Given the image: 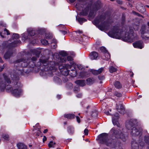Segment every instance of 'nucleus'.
Returning a JSON list of instances; mask_svg holds the SVG:
<instances>
[{
	"label": "nucleus",
	"mask_w": 149,
	"mask_h": 149,
	"mask_svg": "<svg viewBox=\"0 0 149 149\" xmlns=\"http://www.w3.org/2000/svg\"><path fill=\"white\" fill-rule=\"evenodd\" d=\"M111 37L116 39H121L123 40L131 42L134 38V35L132 30H130L128 33L126 31H123L119 29L117 27H114L108 33Z\"/></svg>",
	"instance_id": "1"
},
{
	"label": "nucleus",
	"mask_w": 149,
	"mask_h": 149,
	"mask_svg": "<svg viewBox=\"0 0 149 149\" xmlns=\"http://www.w3.org/2000/svg\"><path fill=\"white\" fill-rule=\"evenodd\" d=\"M93 23L96 25H97L98 28L101 31L107 29V27L109 24L105 21L104 18L102 17H99L96 18L93 21Z\"/></svg>",
	"instance_id": "2"
},
{
	"label": "nucleus",
	"mask_w": 149,
	"mask_h": 149,
	"mask_svg": "<svg viewBox=\"0 0 149 149\" xmlns=\"http://www.w3.org/2000/svg\"><path fill=\"white\" fill-rule=\"evenodd\" d=\"M98 139L101 143L104 144L107 146H110L113 143L111 139H108V134L107 133H102L98 136Z\"/></svg>",
	"instance_id": "3"
},
{
	"label": "nucleus",
	"mask_w": 149,
	"mask_h": 149,
	"mask_svg": "<svg viewBox=\"0 0 149 149\" xmlns=\"http://www.w3.org/2000/svg\"><path fill=\"white\" fill-rule=\"evenodd\" d=\"M67 60L68 61H71L70 64L71 65H69V64H66L65 65V68L63 71H62V74L65 76H67L69 73V71L68 70V69L70 68L71 67H73L74 68L76 66V64L74 63V62L72 61V58L71 56H68L67 57Z\"/></svg>",
	"instance_id": "4"
},
{
	"label": "nucleus",
	"mask_w": 149,
	"mask_h": 149,
	"mask_svg": "<svg viewBox=\"0 0 149 149\" xmlns=\"http://www.w3.org/2000/svg\"><path fill=\"white\" fill-rule=\"evenodd\" d=\"M27 32L28 36L26 35V34L23 33L22 34V39L24 40L28 39L30 38V36H34L35 35V30L32 28H30L27 29Z\"/></svg>",
	"instance_id": "5"
},
{
	"label": "nucleus",
	"mask_w": 149,
	"mask_h": 149,
	"mask_svg": "<svg viewBox=\"0 0 149 149\" xmlns=\"http://www.w3.org/2000/svg\"><path fill=\"white\" fill-rule=\"evenodd\" d=\"M111 133L116 137L118 138H120L123 140L125 141L124 136L121 132H118L115 128H113L110 131Z\"/></svg>",
	"instance_id": "6"
},
{
	"label": "nucleus",
	"mask_w": 149,
	"mask_h": 149,
	"mask_svg": "<svg viewBox=\"0 0 149 149\" xmlns=\"http://www.w3.org/2000/svg\"><path fill=\"white\" fill-rule=\"evenodd\" d=\"M19 35L17 34L13 33L12 36V39L11 41H12L11 45H10V47L13 45V46H15L17 43H19L21 42L20 40H16L19 38Z\"/></svg>",
	"instance_id": "7"
},
{
	"label": "nucleus",
	"mask_w": 149,
	"mask_h": 149,
	"mask_svg": "<svg viewBox=\"0 0 149 149\" xmlns=\"http://www.w3.org/2000/svg\"><path fill=\"white\" fill-rule=\"evenodd\" d=\"M141 131V129L133 127L131 129V134L133 136H136L139 135Z\"/></svg>",
	"instance_id": "8"
},
{
	"label": "nucleus",
	"mask_w": 149,
	"mask_h": 149,
	"mask_svg": "<svg viewBox=\"0 0 149 149\" xmlns=\"http://www.w3.org/2000/svg\"><path fill=\"white\" fill-rule=\"evenodd\" d=\"M4 78L6 82V85L5 86L6 91L8 93L9 92V79L8 75L6 73H4L3 74Z\"/></svg>",
	"instance_id": "9"
},
{
	"label": "nucleus",
	"mask_w": 149,
	"mask_h": 149,
	"mask_svg": "<svg viewBox=\"0 0 149 149\" xmlns=\"http://www.w3.org/2000/svg\"><path fill=\"white\" fill-rule=\"evenodd\" d=\"M22 89H15L11 91L12 94L16 97H19L22 94Z\"/></svg>",
	"instance_id": "10"
},
{
	"label": "nucleus",
	"mask_w": 149,
	"mask_h": 149,
	"mask_svg": "<svg viewBox=\"0 0 149 149\" xmlns=\"http://www.w3.org/2000/svg\"><path fill=\"white\" fill-rule=\"evenodd\" d=\"M119 118L118 114L117 113L114 115L112 118V121L114 125H117V126L120 127V124L118 123V119Z\"/></svg>",
	"instance_id": "11"
},
{
	"label": "nucleus",
	"mask_w": 149,
	"mask_h": 149,
	"mask_svg": "<svg viewBox=\"0 0 149 149\" xmlns=\"http://www.w3.org/2000/svg\"><path fill=\"white\" fill-rule=\"evenodd\" d=\"M60 55L61 56L60 57V60L61 62H64L66 61L65 56L67 55V54L66 52L63 51L60 52Z\"/></svg>",
	"instance_id": "12"
},
{
	"label": "nucleus",
	"mask_w": 149,
	"mask_h": 149,
	"mask_svg": "<svg viewBox=\"0 0 149 149\" xmlns=\"http://www.w3.org/2000/svg\"><path fill=\"white\" fill-rule=\"evenodd\" d=\"M133 45L135 48L140 49L142 48L144 46L143 42L141 41H137L133 43Z\"/></svg>",
	"instance_id": "13"
},
{
	"label": "nucleus",
	"mask_w": 149,
	"mask_h": 149,
	"mask_svg": "<svg viewBox=\"0 0 149 149\" xmlns=\"http://www.w3.org/2000/svg\"><path fill=\"white\" fill-rule=\"evenodd\" d=\"M136 123V121L133 120H131L128 123L126 124V127L128 129H130L131 127H133Z\"/></svg>",
	"instance_id": "14"
},
{
	"label": "nucleus",
	"mask_w": 149,
	"mask_h": 149,
	"mask_svg": "<svg viewBox=\"0 0 149 149\" xmlns=\"http://www.w3.org/2000/svg\"><path fill=\"white\" fill-rule=\"evenodd\" d=\"M101 58L104 60H107L110 58V56L108 51L101 54Z\"/></svg>",
	"instance_id": "15"
},
{
	"label": "nucleus",
	"mask_w": 149,
	"mask_h": 149,
	"mask_svg": "<svg viewBox=\"0 0 149 149\" xmlns=\"http://www.w3.org/2000/svg\"><path fill=\"white\" fill-rule=\"evenodd\" d=\"M98 56V54L97 53L95 52H93L91 53L90 55V57L92 60L95 59Z\"/></svg>",
	"instance_id": "16"
},
{
	"label": "nucleus",
	"mask_w": 149,
	"mask_h": 149,
	"mask_svg": "<svg viewBox=\"0 0 149 149\" xmlns=\"http://www.w3.org/2000/svg\"><path fill=\"white\" fill-rule=\"evenodd\" d=\"M3 49H7L8 50H9V43L8 41H5L3 42L2 44Z\"/></svg>",
	"instance_id": "17"
},
{
	"label": "nucleus",
	"mask_w": 149,
	"mask_h": 149,
	"mask_svg": "<svg viewBox=\"0 0 149 149\" xmlns=\"http://www.w3.org/2000/svg\"><path fill=\"white\" fill-rule=\"evenodd\" d=\"M118 111L121 113H123L124 112V109L122 104H120L117 107Z\"/></svg>",
	"instance_id": "18"
},
{
	"label": "nucleus",
	"mask_w": 149,
	"mask_h": 149,
	"mask_svg": "<svg viewBox=\"0 0 149 149\" xmlns=\"http://www.w3.org/2000/svg\"><path fill=\"white\" fill-rule=\"evenodd\" d=\"M75 83L79 86H83L85 85V81L83 80H78L75 81Z\"/></svg>",
	"instance_id": "19"
},
{
	"label": "nucleus",
	"mask_w": 149,
	"mask_h": 149,
	"mask_svg": "<svg viewBox=\"0 0 149 149\" xmlns=\"http://www.w3.org/2000/svg\"><path fill=\"white\" fill-rule=\"evenodd\" d=\"M67 131L70 134H73L74 132V128L71 126H69L68 127Z\"/></svg>",
	"instance_id": "20"
},
{
	"label": "nucleus",
	"mask_w": 149,
	"mask_h": 149,
	"mask_svg": "<svg viewBox=\"0 0 149 149\" xmlns=\"http://www.w3.org/2000/svg\"><path fill=\"white\" fill-rule=\"evenodd\" d=\"M17 146L18 149H27L26 146L22 143H18Z\"/></svg>",
	"instance_id": "21"
},
{
	"label": "nucleus",
	"mask_w": 149,
	"mask_h": 149,
	"mask_svg": "<svg viewBox=\"0 0 149 149\" xmlns=\"http://www.w3.org/2000/svg\"><path fill=\"white\" fill-rule=\"evenodd\" d=\"M140 33L141 35H143L146 33V29L145 26H142L140 30Z\"/></svg>",
	"instance_id": "22"
},
{
	"label": "nucleus",
	"mask_w": 149,
	"mask_h": 149,
	"mask_svg": "<svg viewBox=\"0 0 149 149\" xmlns=\"http://www.w3.org/2000/svg\"><path fill=\"white\" fill-rule=\"evenodd\" d=\"M132 149H139L138 145L136 142H132Z\"/></svg>",
	"instance_id": "23"
},
{
	"label": "nucleus",
	"mask_w": 149,
	"mask_h": 149,
	"mask_svg": "<svg viewBox=\"0 0 149 149\" xmlns=\"http://www.w3.org/2000/svg\"><path fill=\"white\" fill-rule=\"evenodd\" d=\"M38 57V56H36V57H33L32 59V61H29V60H27V63L28 61V65H29V66L31 67L32 66L30 65V63H31V64H34V62L33 61H36V58Z\"/></svg>",
	"instance_id": "24"
},
{
	"label": "nucleus",
	"mask_w": 149,
	"mask_h": 149,
	"mask_svg": "<svg viewBox=\"0 0 149 149\" xmlns=\"http://www.w3.org/2000/svg\"><path fill=\"white\" fill-rule=\"evenodd\" d=\"M64 116L68 118L72 119L74 118V115L73 114H65L64 115Z\"/></svg>",
	"instance_id": "25"
},
{
	"label": "nucleus",
	"mask_w": 149,
	"mask_h": 149,
	"mask_svg": "<svg viewBox=\"0 0 149 149\" xmlns=\"http://www.w3.org/2000/svg\"><path fill=\"white\" fill-rule=\"evenodd\" d=\"M109 70L111 73H112L116 72V71L117 69L116 68L114 67L113 66H111L109 67Z\"/></svg>",
	"instance_id": "26"
},
{
	"label": "nucleus",
	"mask_w": 149,
	"mask_h": 149,
	"mask_svg": "<svg viewBox=\"0 0 149 149\" xmlns=\"http://www.w3.org/2000/svg\"><path fill=\"white\" fill-rule=\"evenodd\" d=\"M4 58L6 59H8L9 58V50H8L4 54Z\"/></svg>",
	"instance_id": "27"
},
{
	"label": "nucleus",
	"mask_w": 149,
	"mask_h": 149,
	"mask_svg": "<svg viewBox=\"0 0 149 149\" xmlns=\"http://www.w3.org/2000/svg\"><path fill=\"white\" fill-rule=\"evenodd\" d=\"M115 86L117 88H120L121 87V85L120 83L118 81L116 82L114 84Z\"/></svg>",
	"instance_id": "28"
},
{
	"label": "nucleus",
	"mask_w": 149,
	"mask_h": 149,
	"mask_svg": "<svg viewBox=\"0 0 149 149\" xmlns=\"http://www.w3.org/2000/svg\"><path fill=\"white\" fill-rule=\"evenodd\" d=\"M55 145V143L52 141H51L48 144V146L49 147H54Z\"/></svg>",
	"instance_id": "29"
},
{
	"label": "nucleus",
	"mask_w": 149,
	"mask_h": 149,
	"mask_svg": "<svg viewBox=\"0 0 149 149\" xmlns=\"http://www.w3.org/2000/svg\"><path fill=\"white\" fill-rule=\"evenodd\" d=\"M78 20V22L81 24H82L83 22H85L86 21V20L85 19L82 18H79Z\"/></svg>",
	"instance_id": "30"
},
{
	"label": "nucleus",
	"mask_w": 149,
	"mask_h": 149,
	"mask_svg": "<svg viewBox=\"0 0 149 149\" xmlns=\"http://www.w3.org/2000/svg\"><path fill=\"white\" fill-rule=\"evenodd\" d=\"M88 9H89L88 8H86L85 9V11H83L81 13V14L84 15H86L87 14V13L88 12Z\"/></svg>",
	"instance_id": "31"
},
{
	"label": "nucleus",
	"mask_w": 149,
	"mask_h": 149,
	"mask_svg": "<svg viewBox=\"0 0 149 149\" xmlns=\"http://www.w3.org/2000/svg\"><path fill=\"white\" fill-rule=\"evenodd\" d=\"M41 41L43 45H46L48 44L47 41L45 39H42L41 40Z\"/></svg>",
	"instance_id": "32"
},
{
	"label": "nucleus",
	"mask_w": 149,
	"mask_h": 149,
	"mask_svg": "<svg viewBox=\"0 0 149 149\" xmlns=\"http://www.w3.org/2000/svg\"><path fill=\"white\" fill-rule=\"evenodd\" d=\"M71 71H72L73 72V73L70 72V73L71 74V76L73 77H75L77 74V73L75 70H73V69L71 70Z\"/></svg>",
	"instance_id": "33"
},
{
	"label": "nucleus",
	"mask_w": 149,
	"mask_h": 149,
	"mask_svg": "<svg viewBox=\"0 0 149 149\" xmlns=\"http://www.w3.org/2000/svg\"><path fill=\"white\" fill-rule=\"evenodd\" d=\"M114 95L118 97H120L122 96V94L121 93L117 92H115Z\"/></svg>",
	"instance_id": "34"
},
{
	"label": "nucleus",
	"mask_w": 149,
	"mask_h": 149,
	"mask_svg": "<svg viewBox=\"0 0 149 149\" xmlns=\"http://www.w3.org/2000/svg\"><path fill=\"white\" fill-rule=\"evenodd\" d=\"M100 50L102 52V53H105L107 51L105 48L104 47H102L100 48Z\"/></svg>",
	"instance_id": "35"
},
{
	"label": "nucleus",
	"mask_w": 149,
	"mask_h": 149,
	"mask_svg": "<svg viewBox=\"0 0 149 149\" xmlns=\"http://www.w3.org/2000/svg\"><path fill=\"white\" fill-rule=\"evenodd\" d=\"M2 137L3 139L6 140H8L9 138L8 135L5 134L2 135Z\"/></svg>",
	"instance_id": "36"
},
{
	"label": "nucleus",
	"mask_w": 149,
	"mask_h": 149,
	"mask_svg": "<svg viewBox=\"0 0 149 149\" xmlns=\"http://www.w3.org/2000/svg\"><path fill=\"white\" fill-rule=\"evenodd\" d=\"M52 42L54 43V44L52 45V47L53 48H55L56 47L55 46L56 43V40L55 39H53V40Z\"/></svg>",
	"instance_id": "37"
},
{
	"label": "nucleus",
	"mask_w": 149,
	"mask_h": 149,
	"mask_svg": "<svg viewBox=\"0 0 149 149\" xmlns=\"http://www.w3.org/2000/svg\"><path fill=\"white\" fill-rule=\"evenodd\" d=\"M56 64L55 63L53 62H50V64H48V66L49 67H51L52 68L54 65H55Z\"/></svg>",
	"instance_id": "38"
},
{
	"label": "nucleus",
	"mask_w": 149,
	"mask_h": 149,
	"mask_svg": "<svg viewBox=\"0 0 149 149\" xmlns=\"http://www.w3.org/2000/svg\"><path fill=\"white\" fill-rule=\"evenodd\" d=\"M92 73L95 75H97L98 74V73L97 70H92Z\"/></svg>",
	"instance_id": "39"
},
{
	"label": "nucleus",
	"mask_w": 149,
	"mask_h": 149,
	"mask_svg": "<svg viewBox=\"0 0 149 149\" xmlns=\"http://www.w3.org/2000/svg\"><path fill=\"white\" fill-rule=\"evenodd\" d=\"M103 68H100L98 70H97V72L98 73V74L101 73L102 72V71H103Z\"/></svg>",
	"instance_id": "40"
},
{
	"label": "nucleus",
	"mask_w": 149,
	"mask_h": 149,
	"mask_svg": "<svg viewBox=\"0 0 149 149\" xmlns=\"http://www.w3.org/2000/svg\"><path fill=\"white\" fill-rule=\"evenodd\" d=\"M84 133L86 135H87L88 134V131L87 129H85L84 130Z\"/></svg>",
	"instance_id": "41"
},
{
	"label": "nucleus",
	"mask_w": 149,
	"mask_h": 149,
	"mask_svg": "<svg viewBox=\"0 0 149 149\" xmlns=\"http://www.w3.org/2000/svg\"><path fill=\"white\" fill-rule=\"evenodd\" d=\"M98 78L100 80H103L104 79V77L103 76H99Z\"/></svg>",
	"instance_id": "42"
},
{
	"label": "nucleus",
	"mask_w": 149,
	"mask_h": 149,
	"mask_svg": "<svg viewBox=\"0 0 149 149\" xmlns=\"http://www.w3.org/2000/svg\"><path fill=\"white\" fill-rule=\"evenodd\" d=\"M4 68V65L1 66V67H0V72L2 71Z\"/></svg>",
	"instance_id": "43"
},
{
	"label": "nucleus",
	"mask_w": 149,
	"mask_h": 149,
	"mask_svg": "<svg viewBox=\"0 0 149 149\" xmlns=\"http://www.w3.org/2000/svg\"><path fill=\"white\" fill-rule=\"evenodd\" d=\"M76 118L77 121V122L78 123H79L80 122V119L79 117L77 116L76 117Z\"/></svg>",
	"instance_id": "44"
},
{
	"label": "nucleus",
	"mask_w": 149,
	"mask_h": 149,
	"mask_svg": "<svg viewBox=\"0 0 149 149\" xmlns=\"http://www.w3.org/2000/svg\"><path fill=\"white\" fill-rule=\"evenodd\" d=\"M87 81H89L90 82V83L91 84L93 83V80L91 79H87Z\"/></svg>",
	"instance_id": "45"
},
{
	"label": "nucleus",
	"mask_w": 149,
	"mask_h": 149,
	"mask_svg": "<svg viewBox=\"0 0 149 149\" xmlns=\"http://www.w3.org/2000/svg\"><path fill=\"white\" fill-rule=\"evenodd\" d=\"M61 32L64 35H65L66 33V32L64 31H61Z\"/></svg>",
	"instance_id": "46"
},
{
	"label": "nucleus",
	"mask_w": 149,
	"mask_h": 149,
	"mask_svg": "<svg viewBox=\"0 0 149 149\" xmlns=\"http://www.w3.org/2000/svg\"><path fill=\"white\" fill-rule=\"evenodd\" d=\"M46 140H47L46 137L45 136H44L43 138V141L44 142V141H46Z\"/></svg>",
	"instance_id": "47"
},
{
	"label": "nucleus",
	"mask_w": 149,
	"mask_h": 149,
	"mask_svg": "<svg viewBox=\"0 0 149 149\" xmlns=\"http://www.w3.org/2000/svg\"><path fill=\"white\" fill-rule=\"evenodd\" d=\"M4 31H6L7 32V35H9V31L8 30H7L6 29H4Z\"/></svg>",
	"instance_id": "48"
},
{
	"label": "nucleus",
	"mask_w": 149,
	"mask_h": 149,
	"mask_svg": "<svg viewBox=\"0 0 149 149\" xmlns=\"http://www.w3.org/2000/svg\"><path fill=\"white\" fill-rule=\"evenodd\" d=\"M0 25L2 26H4V24L2 22H0Z\"/></svg>",
	"instance_id": "49"
},
{
	"label": "nucleus",
	"mask_w": 149,
	"mask_h": 149,
	"mask_svg": "<svg viewBox=\"0 0 149 149\" xmlns=\"http://www.w3.org/2000/svg\"><path fill=\"white\" fill-rule=\"evenodd\" d=\"M134 14H135V15H139V14L137 13H136V12H134V11H133L132 12Z\"/></svg>",
	"instance_id": "50"
},
{
	"label": "nucleus",
	"mask_w": 149,
	"mask_h": 149,
	"mask_svg": "<svg viewBox=\"0 0 149 149\" xmlns=\"http://www.w3.org/2000/svg\"><path fill=\"white\" fill-rule=\"evenodd\" d=\"M81 67H82V66H81V65H79L78 66V67L79 69H82Z\"/></svg>",
	"instance_id": "51"
},
{
	"label": "nucleus",
	"mask_w": 149,
	"mask_h": 149,
	"mask_svg": "<svg viewBox=\"0 0 149 149\" xmlns=\"http://www.w3.org/2000/svg\"><path fill=\"white\" fill-rule=\"evenodd\" d=\"M3 61L2 60V58H1L0 57V62L1 63H3Z\"/></svg>",
	"instance_id": "52"
},
{
	"label": "nucleus",
	"mask_w": 149,
	"mask_h": 149,
	"mask_svg": "<svg viewBox=\"0 0 149 149\" xmlns=\"http://www.w3.org/2000/svg\"><path fill=\"white\" fill-rule=\"evenodd\" d=\"M47 129H45L44 131L43 132L44 133H46L47 132Z\"/></svg>",
	"instance_id": "53"
},
{
	"label": "nucleus",
	"mask_w": 149,
	"mask_h": 149,
	"mask_svg": "<svg viewBox=\"0 0 149 149\" xmlns=\"http://www.w3.org/2000/svg\"><path fill=\"white\" fill-rule=\"evenodd\" d=\"M138 26H137V28H136V27H135V26H134V30H137L138 29Z\"/></svg>",
	"instance_id": "54"
},
{
	"label": "nucleus",
	"mask_w": 149,
	"mask_h": 149,
	"mask_svg": "<svg viewBox=\"0 0 149 149\" xmlns=\"http://www.w3.org/2000/svg\"><path fill=\"white\" fill-rule=\"evenodd\" d=\"M105 113L107 115H110V113H109V112L108 111L106 112Z\"/></svg>",
	"instance_id": "55"
},
{
	"label": "nucleus",
	"mask_w": 149,
	"mask_h": 149,
	"mask_svg": "<svg viewBox=\"0 0 149 149\" xmlns=\"http://www.w3.org/2000/svg\"><path fill=\"white\" fill-rule=\"evenodd\" d=\"M57 97L58 98L60 99L61 97V96L60 95H57Z\"/></svg>",
	"instance_id": "56"
},
{
	"label": "nucleus",
	"mask_w": 149,
	"mask_h": 149,
	"mask_svg": "<svg viewBox=\"0 0 149 149\" xmlns=\"http://www.w3.org/2000/svg\"><path fill=\"white\" fill-rule=\"evenodd\" d=\"M39 126V123H37V124L35 126H36V127H38Z\"/></svg>",
	"instance_id": "57"
},
{
	"label": "nucleus",
	"mask_w": 149,
	"mask_h": 149,
	"mask_svg": "<svg viewBox=\"0 0 149 149\" xmlns=\"http://www.w3.org/2000/svg\"><path fill=\"white\" fill-rule=\"evenodd\" d=\"M89 15L91 17H92V15L91 14V12H90Z\"/></svg>",
	"instance_id": "58"
},
{
	"label": "nucleus",
	"mask_w": 149,
	"mask_h": 149,
	"mask_svg": "<svg viewBox=\"0 0 149 149\" xmlns=\"http://www.w3.org/2000/svg\"><path fill=\"white\" fill-rule=\"evenodd\" d=\"M41 132L40 130H39L38 132V134H37L38 135H39V134Z\"/></svg>",
	"instance_id": "59"
},
{
	"label": "nucleus",
	"mask_w": 149,
	"mask_h": 149,
	"mask_svg": "<svg viewBox=\"0 0 149 149\" xmlns=\"http://www.w3.org/2000/svg\"><path fill=\"white\" fill-rule=\"evenodd\" d=\"M58 55V54H57V53H56L54 55V56H53V57H54V56H55V55L57 56V55Z\"/></svg>",
	"instance_id": "60"
},
{
	"label": "nucleus",
	"mask_w": 149,
	"mask_h": 149,
	"mask_svg": "<svg viewBox=\"0 0 149 149\" xmlns=\"http://www.w3.org/2000/svg\"><path fill=\"white\" fill-rule=\"evenodd\" d=\"M18 79V77H16L15 79V80H17Z\"/></svg>",
	"instance_id": "61"
},
{
	"label": "nucleus",
	"mask_w": 149,
	"mask_h": 149,
	"mask_svg": "<svg viewBox=\"0 0 149 149\" xmlns=\"http://www.w3.org/2000/svg\"><path fill=\"white\" fill-rule=\"evenodd\" d=\"M76 6V8L77 9H78V4H77Z\"/></svg>",
	"instance_id": "62"
},
{
	"label": "nucleus",
	"mask_w": 149,
	"mask_h": 149,
	"mask_svg": "<svg viewBox=\"0 0 149 149\" xmlns=\"http://www.w3.org/2000/svg\"><path fill=\"white\" fill-rule=\"evenodd\" d=\"M147 149H149V143L148 144Z\"/></svg>",
	"instance_id": "63"
},
{
	"label": "nucleus",
	"mask_w": 149,
	"mask_h": 149,
	"mask_svg": "<svg viewBox=\"0 0 149 149\" xmlns=\"http://www.w3.org/2000/svg\"><path fill=\"white\" fill-rule=\"evenodd\" d=\"M139 98H141L142 97V95H139Z\"/></svg>",
	"instance_id": "64"
}]
</instances>
